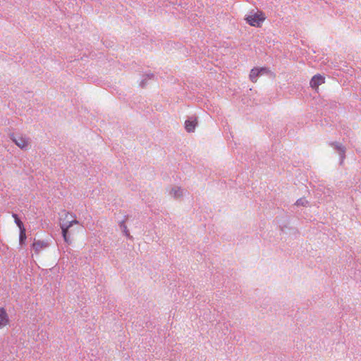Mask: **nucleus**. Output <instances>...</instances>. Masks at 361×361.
<instances>
[{
  "label": "nucleus",
  "instance_id": "1",
  "mask_svg": "<svg viewBox=\"0 0 361 361\" xmlns=\"http://www.w3.org/2000/svg\"><path fill=\"white\" fill-rule=\"evenodd\" d=\"M59 221L60 228L61 229L63 240L67 243H69V228L73 225L78 224L79 221L77 220L76 216L74 214L66 211H63L60 214Z\"/></svg>",
  "mask_w": 361,
  "mask_h": 361
},
{
  "label": "nucleus",
  "instance_id": "2",
  "mask_svg": "<svg viewBox=\"0 0 361 361\" xmlns=\"http://www.w3.org/2000/svg\"><path fill=\"white\" fill-rule=\"evenodd\" d=\"M266 19V14L259 10L252 11L245 18V20L247 24L256 27H261Z\"/></svg>",
  "mask_w": 361,
  "mask_h": 361
},
{
  "label": "nucleus",
  "instance_id": "3",
  "mask_svg": "<svg viewBox=\"0 0 361 361\" xmlns=\"http://www.w3.org/2000/svg\"><path fill=\"white\" fill-rule=\"evenodd\" d=\"M10 139L21 149L27 150L30 147V142L29 138L21 135H15L11 133L9 135Z\"/></svg>",
  "mask_w": 361,
  "mask_h": 361
},
{
  "label": "nucleus",
  "instance_id": "4",
  "mask_svg": "<svg viewBox=\"0 0 361 361\" xmlns=\"http://www.w3.org/2000/svg\"><path fill=\"white\" fill-rule=\"evenodd\" d=\"M270 71L268 68L262 67V68H254L250 71L249 78L252 82H256L257 81V78L259 75L269 73Z\"/></svg>",
  "mask_w": 361,
  "mask_h": 361
},
{
  "label": "nucleus",
  "instance_id": "5",
  "mask_svg": "<svg viewBox=\"0 0 361 361\" xmlns=\"http://www.w3.org/2000/svg\"><path fill=\"white\" fill-rule=\"evenodd\" d=\"M10 324V319L6 310L4 307L0 308V330L8 326Z\"/></svg>",
  "mask_w": 361,
  "mask_h": 361
},
{
  "label": "nucleus",
  "instance_id": "6",
  "mask_svg": "<svg viewBox=\"0 0 361 361\" xmlns=\"http://www.w3.org/2000/svg\"><path fill=\"white\" fill-rule=\"evenodd\" d=\"M325 82V78L320 74H317L314 75L310 82V85L312 88L314 90H318L319 86L324 84Z\"/></svg>",
  "mask_w": 361,
  "mask_h": 361
},
{
  "label": "nucleus",
  "instance_id": "7",
  "mask_svg": "<svg viewBox=\"0 0 361 361\" xmlns=\"http://www.w3.org/2000/svg\"><path fill=\"white\" fill-rule=\"evenodd\" d=\"M33 250L36 254H39V252L48 247V244L42 240H35L32 245Z\"/></svg>",
  "mask_w": 361,
  "mask_h": 361
},
{
  "label": "nucleus",
  "instance_id": "8",
  "mask_svg": "<svg viewBox=\"0 0 361 361\" xmlns=\"http://www.w3.org/2000/svg\"><path fill=\"white\" fill-rule=\"evenodd\" d=\"M197 123V121L196 118L194 120H188L185 122V128L188 133L192 132L194 131Z\"/></svg>",
  "mask_w": 361,
  "mask_h": 361
},
{
  "label": "nucleus",
  "instance_id": "9",
  "mask_svg": "<svg viewBox=\"0 0 361 361\" xmlns=\"http://www.w3.org/2000/svg\"><path fill=\"white\" fill-rule=\"evenodd\" d=\"M171 195L176 198L180 197L183 195V190L179 187H175L171 190Z\"/></svg>",
  "mask_w": 361,
  "mask_h": 361
},
{
  "label": "nucleus",
  "instance_id": "10",
  "mask_svg": "<svg viewBox=\"0 0 361 361\" xmlns=\"http://www.w3.org/2000/svg\"><path fill=\"white\" fill-rule=\"evenodd\" d=\"M12 216L14 219L15 223L16 224L19 229H25L24 225L23 222L19 219L18 215L16 214H13Z\"/></svg>",
  "mask_w": 361,
  "mask_h": 361
},
{
  "label": "nucleus",
  "instance_id": "11",
  "mask_svg": "<svg viewBox=\"0 0 361 361\" xmlns=\"http://www.w3.org/2000/svg\"><path fill=\"white\" fill-rule=\"evenodd\" d=\"M26 231L25 229L20 230V241L23 242L26 238Z\"/></svg>",
  "mask_w": 361,
  "mask_h": 361
},
{
  "label": "nucleus",
  "instance_id": "12",
  "mask_svg": "<svg viewBox=\"0 0 361 361\" xmlns=\"http://www.w3.org/2000/svg\"><path fill=\"white\" fill-rule=\"evenodd\" d=\"M296 204L297 205L306 206L308 204V202L305 198H300L297 200Z\"/></svg>",
  "mask_w": 361,
  "mask_h": 361
}]
</instances>
